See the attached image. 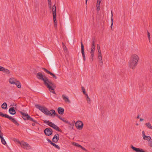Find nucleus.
<instances>
[{
    "mask_svg": "<svg viewBox=\"0 0 152 152\" xmlns=\"http://www.w3.org/2000/svg\"><path fill=\"white\" fill-rule=\"evenodd\" d=\"M37 78L39 80L43 81L45 85L49 89V91L54 90L56 88V86L53 82L49 81L48 78L45 75H43L42 74L39 72L36 74Z\"/></svg>",
    "mask_w": 152,
    "mask_h": 152,
    "instance_id": "nucleus-1",
    "label": "nucleus"
},
{
    "mask_svg": "<svg viewBox=\"0 0 152 152\" xmlns=\"http://www.w3.org/2000/svg\"><path fill=\"white\" fill-rule=\"evenodd\" d=\"M138 56L136 54H133L131 56V60L129 61V65L130 67L134 69L135 66L137 64V62L139 60Z\"/></svg>",
    "mask_w": 152,
    "mask_h": 152,
    "instance_id": "nucleus-2",
    "label": "nucleus"
},
{
    "mask_svg": "<svg viewBox=\"0 0 152 152\" xmlns=\"http://www.w3.org/2000/svg\"><path fill=\"white\" fill-rule=\"evenodd\" d=\"M35 107L46 115L50 116H53V115L51 113V110L49 111L47 108L42 107L37 104L35 105Z\"/></svg>",
    "mask_w": 152,
    "mask_h": 152,
    "instance_id": "nucleus-3",
    "label": "nucleus"
},
{
    "mask_svg": "<svg viewBox=\"0 0 152 152\" xmlns=\"http://www.w3.org/2000/svg\"><path fill=\"white\" fill-rule=\"evenodd\" d=\"M0 116L1 117H5L9 119L14 124H15L17 126H19V124L15 120V118H13L11 116H9V115H7V114H3L2 112H0Z\"/></svg>",
    "mask_w": 152,
    "mask_h": 152,
    "instance_id": "nucleus-4",
    "label": "nucleus"
},
{
    "mask_svg": "<svg viewBox=\"0 0 152 152\" xmlns=\"http://www.w3.org/2000/svg\"><path fill=\"white\" fill-rule=\"evenodd\" d=\"M53 19L54 22V27L57 28V22L56 21V7L55 5H54L53 7Z\"/></svg>",
    "mask_w": 152,
    "mask_h": 152,
    "instance_id": "nucleus-5",
    "label": "nucleus"
},
{
    "mask_svg": "<svg viewBox=\"0 0 152 152\" xmlns=\"http://www.w3.org/2000/svg\"><path fill=\"white\" fill-rule=\"evenodd\" d=\"M21 147L24 149L28 150L31 149V147L30 145L26 142L24 141H22L21 142L18 141Z\"/></svg>",
    "mask_w": 152,
    "mask_h": 152,
    "instance_id": "nucleus-6",
    "label": "nucleus"
},
{
    "mask_svg": "<svg viewBox=\"0 0 152 152\" xmlns=\"http://www.w3.org/2000/svg\"><path fill=\"white\" fill-rule=\"evenodd\" d=\"M75 126L77 129L81 130L83 128V124L82 121H78L75 123Z\"/></svg>",
    "mask_w": 152,
    "mask_h": 152,
    "instance_id": "nucleus-7",
    "label": "nucleus"
},
{
    "mask_svg": "<svg viewBox=\"0 0 152 152\" xmlns=\"http://www.w3.org/2000/svg\"><path fill=\"white\" fill-rule=\"evenodd\" d=\"M44 132L46 135L49 136L52 134L53 130L51 128H47L44 130Z\"/></svg>",
    "mask_w": 152,
    "mask_h": 152,
    "instance_id": "nucleus-8",
    "label": "nucleus"
},
{
    "mask_svg": "<svg viewBox=\"0 0 152 152\" xmlns=\"http://www.w3.org/2000/svg\"><path fill=\"white\" fill-rule=\"evenodd\" d=\"M81 53L82 54L83 60L84 61H85L86 60V57L85 56V52L84 51V46L81 41Z\"/></svg>",
    "mask_w": 152,
    "mask_h": 152,
    "instance_id": "nucleus-9",
    "label": "nucleus"
},
{
    "mask_svg": "<svg viewBox=\"0 0 152 152\" xmlns=\"http://www.w3.org/2000/svg\"><path fill=\"white\" fill-rule=\"evenodd\" d=\"M19 112L22 115V117L24 120H28L29 115L27 113H25L22 111H20Z\"/></svg>",
    "mask_w": 152,
    "mask_h": 152,
    "instance_id": "nucleus-10",
    "label": "nucleus"
},
{
    "mask_svg": "<svg viewBox=\"0 0 152 152\" xmlns=\"http://www.w3.org/2000/svg\"><path fill=\"white\" fill-rule=\"evenodd\" d=\"M42 69L44 70L45 72L46 73L48 74H50L55 79H56L57 78V77L54 75V74L51 73L50 71H49L47 69L45 68H42Z\"/></svg>",
    "mask_w": 152,
    "mask_h": 152,
    "instance_id": "nucleus-11",
    "label": "nucleus"
},
{
    "mask_svg": "<svg viewBox=\"0 0 152 152\" xmlns=\"http://www.w3.org/2000/svg\"><path fill=\"white\" fill-rule=\"evenodd\" d=\"M59 139V135L58 134H56L55 135L52 139V141L53 142L57 143Z\"/></svg>",
    "mask_w": 152,
    "mask_h": 152,
    "instance_id": "nucleus-12",
    "label": "nucleus"
},
{
    "mask_svg": "<svg viewBox=\"0 0 152 152\" xmlns=\"http://www.w3.org/2000/svg\"><path fill=\"white\" fill-rule=\"evenodd\" d=\"M51 127L53 128L56 130L57 131L59 132H62L61 130L57 126L54 124H53L52 126H51Z\"/></svg>",
    "mask_w": 152,
    "mask_h": 152,
    "instance_id": "nucleus-13",
    "label": "nucleus"
},
{
    "mask_svg": "<svg viewBox=\"0 0 152 152\" xmlns=\"http://www.w3.org/2000/svg\"><path fill=\"white\" fill-rule=\"evenodd\" d=\"M9 112L10 114L12 115H14L16 113V111L14 110V107H11L9 109Z\"/></svg>",
    "mask_w": 152,
    "mask_h": 152,
    "instance_id": "nucleus-14",
    "label": "nucleus"
},
{
    "mask_svg": "<svg viewBox=\"0 0 152 152\" xmlns=\"http://www.w3.org/2000/svg\"><path fill=\"white\" fill-rule=\"evenodd\" d=\"M59 114L60 115H63L64 112V109L62 107H59L57 110Z\"/></svg>",
    "mask_w": 152,
    "mask_h": 152,
    "instance_id": "nucleus-15",
    "label": "nucleus"
},
{
    "mask_svg": "<svg viewBox=\"0 0 152 152\" xmlns=\"http://www.w3.org/2000/svg\"><path fill=\"white\" fill-rule=\"evenodd\" d=\"M95 50V42H92L91 44V53H94Z\"/></svg>",
    "mask_w": 152,
    "mask_h": 152,
    "instance_id": "nucleus-16",
    "label": "nucleus"
},
{
    "mask_svg": "<svg viewBox=\"0 0 152 152\" xmlns=\"http://www.w3.org/2000/svg\"><path fill=\"white\" fill-rule=\"evenodd\" d=\"M62 97L63 99L65 101V102H68V103L70 102V101L69 100L68 96H66L64 94H63L62 95Z\"/></svg>",
    "mask_w": 152,
    "mask_h": 152,
    "instance_id": "nucleus-17",
    "label": "nucleus"
},
{
    "mask_svg": "<svg viewBox=\"0 0 152 152\" xmlns=\"http://www.w3.org/2000/svg\"><path fill=\"white\" fill-rule=\"evenodd\" d=\"M43 121L44 123L47 124L50 127H51V126H52L53 124H54V123H53L51 122L50 121H49L45 120Z\"/></svg>",
    "mask_w": 152,
    "mask_h": 152,
    "instance_id": "nucleus-18",
    "label": "nucleus"
},
{
    "mask_svg": "<svg viewBox=\"0 0 152 152\" xmlns=\"http://www.w3.org/2000/svg\"><path fill=\"white\" fill-rule=\"evenodd\" d=\"M3 134H0V137L1 138V142L3 144L5 145L6 144V142L5 140L4 139L3 137Z\"/></svg>",
    "mask_w": 152,
    "mask_h": 152,
    "instance_id": "nucleus-19",
    "label": "nucleus"
},
{
    "mask_svg": "<svg viewBox=\"0 0 152 152\" xmlns=\"http://www.w3.org/2000/svg\"><path fill=\"white\" fill-rule=\"evenodd\" d=\"M2 72H3L4 73L7 74H9L10 73V71L6 68H4V67L1 71Z\"/></svg>",
    "mask_w": 152,
    "mask_h": 152,
    "instance_id": "nucleus-20",
    "label": "nucleus"
},
{
    "mask_svg": "<svg viewBox=\"0 0 152 152\" xmlns=\"http://www.w3.org/2000/svg\"><path fill=\"white\" fill-rule=\"evenodd\" d=\"M28 120H29L30 121L34 122L35 123L38 124L37 121L36 120H34L33 118L31 117L30 116H29Z\"/></svg>",
    "mask_w": 152,
    "mask_h": 152,
    "instance_id": "nucleus-21",
    "label": "nucleus"
},
{
    "mask_svg": "<svg viewBox=\"0 0 152 152\" xmlns=\"http://www.w3.org/2000/svg\"><path fill=\"white\" fill-rule=\"evenodd\" d=\"M1 108L3 109H6L7 108V104L6 103H4L1 105Z\"/></svg>",
    "mask_w": 152,
    "mask_h": 152,
    "instance_id": "nucleus-22",
    "label": "nucleus"
},
{
    "mask_svg": "<svg viewBox=\"0 0 152 152\" xmlns=\"http://www.w3.org/2000/svg\"><path fill=\"white\" fill-rule=\"evenodd\" d=\"M15 83L14 84H15L18 88H21V85L19 82L16 81Z\"/></svg>",
    "mask_w": 152,
    "mask_h": 152,
    "instance_id": "nucleus-23",
    "label": "nucleus"
},
{
    "mask_svg": "<svg viewBox=\"0 0 152 152\" xmlns=\"http://www.w3.org/2000/svg\"><path fill=\"white\" fill-rule=\"evenodd\" d=\"M51 113L56 115L57 117H58L59 115L58 114L56 113L55 110L53 109L51 110Z\"/></svg>",
    "mask_w": 152,
    "mask_h": 152,
    "instance_id": "nucleus-24",
    "label": "nucleus"
},
{
    "mask_svg": "<svg viewBox=\"0 0 152 152\" xmlns=\"http://www.w3.org/2000/svg\"><path fill=\"white\" fill-rule=\"evenodd\" d=\"M146 126L150 129H152V126L150 123H147L145 124Z\"/></svg>",
    "mask_w": 152,
    "mask_h": 152,
    "instance_id": "nucleus-25",
    "label": "nucleus"
},
{
    "mask_svg": "<svg viewBox=\"0 0 152 152\" xmlns=\"http://www.w3.org/2000/svg\"><path fill=\"white\" fill-rule=\"evenodd\" d=\"M9 82L11 84H14L15 83L14 79L13 78H10L9 79Z\"/></svg>",
    "mask_w": 152,
    "mask_h": 152,
    "instance_id": "nucleus-26",
    "label": "nucleus"
},
{
    "mask_svg": "<svg viewBox=\"0 0 152 152\" xmlns=\"http://www.w3.org/2000/svg\"><path fill=\"white\" fill-rule=\"evenodd\" d=\"M51 145L59 150L60 149V147L58 145L55 144V143L53 142H52V143H51Z\"/></svg>",
    "mask_w": 152,
    "mask_h": 152,
    "instance_id": "nucleus-27",
    "label": "nucleus"
},
{
    "mask_svg": "<svg viewBox=\"0 0 152 152\" xmlns=\"http://www.w3.org/2000/svg\"><path fill=\"white\" fill-rule=\"evenodd\" d=\"M62 121H63L64 122L66 123H67V124H69V125H71V124L68 121H66V120H65V118H62V120H61Z\"/></svg>",
    "mask_w": 152,
    "mask_h": 152,
    "instance_id": "nucleus-28",
    "label": "nucleus"
},
{
    "mask_svg": "<svg viewBox=\"0 0 152 152\" xmlns=\"http://www.w3.org/2000/svg\"><path fill=\"white\" fill-rule=\"evenodd\" d=\"M90 53L91 54V61H93V60H94L93 57H94V53H92V52L91 53V52H90Z\"/></svg>",
    "mask_w": 152,
    "mask_h": 152,
    "instance_id": "nucleus-29",
    "label": "nucleus"
},
{
    "mask_svg": "<svg viewBox=\"0 0 152 152\" xmlns=\"http://www.w3.org/2000/svg\"><path fill=\"white\" fill-rule=\"evenodd\" d=\"M73 145L75 146H77L78 147H81V146L80 145L78 144L77 143L75 142H73Z\"/></svg>",
    "mask_w": 152,
    "mask_h": 152,
    "instance_id": "nucleus-30",
    "label": "nucleus"
},
{
    "mask_svg": "<svg viewBox=\"0 0 152 152\" xmlns=\"http://www.w3.org/2000/svg\"><path fill=\"white\" fill-rule=\"evenodd\" d=\"M98 58L99 60H102L101 53H98Z\"/></svg>",
    "mask_w": 152,
    "mask_h": 152,
    "instance_id": "nucleus-31",
    "label": "nucleus"
},
{
    "mask_svg": "<svg viewBox=\"0 0 152 152\" xmlns=\"http://www.w3.org/2000/svg\"><path fill=\"white\" fill-rule=\"evenodd\" d=\"M148 145L150 147H152V139H151V140L149 141Z\"/></svg>",
    "mask_w": 152,
    "mask_h": 152,
    "instance_id": "nucleus-32",
    "label": "nucleus"
},
{
    "mask_svg": "<svg viewBox=\"0 0 152 152\" xmlns=\"http://www.w3.org/2000/svg\"><path fill=\"white\" fill-rule=\"evenodd\" d=\"M97 48L98 53H101V51L100 49V46L99 45H97Z\"/></svg>",
    "mask_w": 152,
    "mask_h": 152,
    "instance_id": "nucleus-33",
    "label": "nucleus"
},
{
    "mask_svg": "<svg viewBox=\"0 0 152 152\" xmlns=\"http://www.w3.org/2000/svg\"><path fill=\"white\" fill-rule=\"evenodd\" d=\"M151 137L150 136H146L145 139L144 140L149 141L151 140Z\"/></svg>",
    "mask_w": 152,
    "mask_h": 152,
    "instance_id": "nucleus-34",
    "label": "nucleus"
},
{
    "mask_svg": "<svg viewBox=\"0 0 152 152\" xmlns=\"http://www.w3.org/2000/svg\"><path fill=\"white\" fill-rule=\"evenodd\" d=\"M86 100L87 101V102L89 104H91V99L90 98L88 97V98H86Z\"/></svg>",
    "mask_w": 152,
    "mask_h": 152,
    "instance_id": "nucleus-35",
    "label": "nucleus"
},
{
    "mask_svg": "<svg viewBox=\"0 0 152 152\" xmlns=\"http://www.w3.org/2000/svg\"><path fill=\"white\" fill-rule=\"evenodd\" d=\"M142 137H143V139H145L146 136L145 135V133L144 131H142Z\"/></svg>",
    "mask_w": 152,
    "mask_h": 152,
    "instance_id": "nucleus-36",
    "label": "nucleus"
},
{
    "mask_svg": "<svg viewBox=\"0 0 152 152\" xmlns=\"http://www.w3.org/2000/svg\"><path fill=\"white\" fill-rule=\"evenodd\" d=\"M99 7H100V4H97V5H96V7H97L96 10L98 11H99L100 10Z\"/></svg>",
    "mask_w": 152,
    "mask_h": 152,
    "instance_id": "nucleus-37",
    "label": "nucleus"
},
{
    "mask_svg": "<svg viewBox=\"0 0 152 152\" xmlns=\"http://www.w3.org/2000/svg\"><path fill=\"white\" fill-rule=\"evenodd\" d=\"M99 65L100 66H102L103 65V62L102 60H99Z\"/></svg>",
    "mask_w": 152,
    "mask_h": 152,
    "instance_id": "nucleus-38",
    "label": "nucleus"
},
{
    "mask_svg": "<svg viewBox=\"0 0 152 152\" xmlns=\"http://www.w3.org/2000/svg\"><path fill=\"white\" fill-rule=\"evenodd\" d=\"M82 90H83V92L84 94H86V92L85 91V89L83 87H82Z\"/></svg>",
    "mask_w": 152,
    "mask_h": 152,
    "instance_id": "nucleus-39",
    "label": "nucleus"
},
{
    "mask_svg": "<svg viewBox=\"0 0 152 152\" xmlns=\"http://www.w3.org/2000/svg\"><path fill=\"white\" fill-rule=\"evenodd\" d=\"M47 140L51 144V143H52V142L49 139L47 138Z\"/></svg>",
    "mask_w": 152,
    "mask_h": 152,
    "instance_id": "nucleus-40",
    "label": "nucleus"
},
{
    "mask_svg": "<svg viewBox=\"0 0 152 152\" xmlns=\"http://www.w3.org/2000/svg\"><path fill=\"white\" fill-rule=\"evenodd\" d=\"M113 24V19H111V26H110L111 29H112Z\"/></svg>",
    "mask_w": 152,
    "mask_h": 152,
    "instance_id": "nucleus-41",
    "label": "nucleus"
},
{
    "mask_svg": "<svg viewBox=\"0 0 152 152\" xmlns=\"http://www.w3.org/2000/svg\"><path fill=\"white\" fill-rule=\"evenodd\" d=\"M102 0H97V4H100L101 2V1Z\"/></svg>",
    "mask_w": 152,
    "mask_h": 152,
    "instance_id": "nucleus-42",
    "label": "nucleus"
},
{
    "mask_svg": "<svg viewBox=\"0 0 152 152\" xmlns=\"http://www.w3.org/2000/svg\"><path fill=\"white\" fill-rule=\"evenodd\" d=\"M48 5H51V0H48Z\"/></svg>",
    "mask_w": 152,
    "mask_h": 152,
    "instance_id": "nucleus-43",
    "label": "nucleus"
},
{
    "mask_svg": "<svg viewBox=\"0 0 152 152\" xmlns=\"http://www.w3.org/2000/svg\"><path fill=\"white\" fill-rule=\"evenodd\" d=\"M80 147L83 150L86 151V149L85 148L83 147L82 146H81V147Z\"/></svg>",
    "mask_w": 152,
    "mask_h": 152,
    "instance_id": "nucleus-44",
    "label": "nucleus"
},
{
    "mask_svg": "<svg viewBox=\"0 0 152 152\" xmlns=\"http://www.w3.org/2000/svg\"><path fill=\"white\" fill-rule=\"evenodd\" d=\"M3 68V67L0 66V71H1Z\"/></svg>",
    "mask_w": 152,
    "mask_h": 152,
    "instance_id": "nucleus-45",
    "label": "nucleus"
},
{
    "mask_svg": "<svg viewBox=\"0 0 152 152\" xmlns=\"http://www.w3.org/2000/svg\"><path fill=\"white\" fill-rule=\"evenodd\" d=\"M147 34L148 36H150V34L148 31H147Z\"/></svg>",
    "mask_w": 152,
    "mask_h": 152,
    "instance_id": "nucleus-46",
    "label": "nucleus"
},
{
    "mask_svg": "<svg viewBox=\"0 0 152 152\" xmlns=\"http://www.w3.org/2000/svg\"><path fill=\"white\" fill-rule=\"evenodd\" d=\"M111 19H113V11H111Z\"/></svg>",
    "mask_w": 152,
    "mask_h": 152,
    "instance_id": "nucleus-47",
    "label": "nucleus"
},
{
    "mask_svg": "<svg viewBox=\"0 0 152 152\" xmlns=\"http://www.w3.org/2000/svg\"><path fill=\"white\" fill-rule=\"evenodd\" d=\"M58 118L60 119V120H62V118L59 115L58 117Z\"/></svg>",
    "mask_w": 152,
    "mask_h": 152,
    "instance_id": "nucleus-48",
    "label": "nucleus"
},
{
    "mask_svg": "<svg viewBox=\"0 0 152 152\" xmlns=\"http://www.w3.org/2000/svg\"><path fill=\"white\" fill-rule=\"evenodd\" d=\"M63 48H64V50H65V49H66V46H63Z\"/></svg>",
    "mask_w": 152,
    "mask_h": 152,
    "instance_id": "nucleus-49",
    "label": "nucleus"
},
{
    "mask_svg": "<svg viewBox=\"0 0 152 152\" xmlns=\"http://www.w3.org/2000/svg\"><path fill=\"white\" fill-rule=\"evenodd\" d=\"M85 95H86V98H88V97H89L88 94H86H86H85Z\"/></svg>",
    "mask_w": 152,
    "mask_h": 152,
    "instance_id": "nucleus-50",
    "label": "nucleus"
},
{
    "mask_svg": "<svg viewBox=\"0 0 152 152\" xmlns=\"http://www.w3.org/2000/svg\"><path fill=\"white\" fill-rule=\"evenodd\" d=\"M50 91L51 92V91ZM51 92L54 94H56V93H55V92L54 91H51Z\"/></svg>",
    "mask_w": 152,
    "mask_h": 152,
    "instance_id": "nucleus-51",
    "label": "nucleus"
},
{
    "mask_svg": "<svg viewBox=\"0 0 152 152\" xmlns=\"http://www.w3.org/2000/svg\"><path fill=\"white\" fill-rule=\"evenodd\" d=\"M32 126H35V124L34 123H32Z\"/></svg>",
    "mask_w": 152,
    "mask_h": 152,
    "instance_id": "nucleus-52",
    "label": "nucleus"
},
{
    "mask_svg": "<svg viewBox=\"0 0 152 152\" xmlns=\"http://www.w3.org/2000/svg\"><path fill=\"white\" fill-rule=\"evenodd\" d=\"M139 117H140V115H137V119H138L139 118Z\"/></svg>",
    "mask_w": 152,
    "mask_h": 152,
    "instance_id": "nucleus-53",
    "label": "nucleus"
},
{
    "mask_svg": "<svg viewBox=\"0 0 152 152\" xmlns=\"http://www.w3.org/2000/svg\"><path fill=\"white\" fill-rule=\"evenodd\" d=\"M143 120V119H142V118H140V121H142Z\"/></svg>",
    "mask_w": 152,
    "mask_h": 152,
    "instance_id": "nucleus-54",
    "label": "nucleus"
},
{
    "mask_svg": "<svg viewBox=\"0 0 152 152\" xmlns=\"http://www.w3.org/2000/svg\"><path fill=\"white\" fill-rule=\"evenodd\" d=\"M95 40V39L94 38H93L92 39V42H94V40Z\"/></svg>",
    "mask_w": 152,
    "mask_h": 152,
    "instance_id": "nucleus-55",
    "label": "nucleus"
},
{
    "mask_svg": "<svg viewBox=\"0 0 152 152\" xmlns=\"http://www.w3.org/2000/svg\"><path fill=\"white\" fill-rule=\"evenodd\" d=\"M87 1H88V0H86V4H87Z\"/></svg>",
    "mask_w": 152,
    "mask_h": 152,
    "instance_id": "nucleus-56",
    "label": "nucleus"
},
{
    "mask_svg": "<svg viewBox=\"0 0 152 152\" xmlns=\"http://www.w3.org/2000/svg\"><path fill=\"white\" fill-rule=\"evenodd\" d=\"M148 38L149 39H150V36H148Z\"/></svg>",
    "mask_w": 152,
    "mask_h": 152,
    "instance_id": "nucleus-57",
    "label": "nucleus"
},
{
    "mask_svg": "<svg viewBox=\"0 0 152 152\" xmlns=\"http://www.w3.org/2000/svg\"><path fill=\"white\" fill-rule=\"evenodd\" d=\"M62 43L63 45H64L63 43L62 42Z\"/></svg>",
    "mask_w": 152,
    "mask_h": 152,
    "instance_id": "nucleus-58",
    "label": "nucleus"
},
{
    "mask_svg": "<svg viewBox=\"0 0 152 152\" xmlns=\"http://www.w3.org/2000/svg\"><path fill=\"white\" fill-rule=\"evenodd\" d=\"M18 140H17V142H18Z\"/></svg>",
    "mask_w": 152,
    "mask_h": 152,
    "instance_id": "nucleus-59",
    "label": "nucleus"
},
{
    "mask_svg": "<svg viewBox=\"0 0 152 152\" xmlns=\"http://www.w3.org/2000/svg\"><path fill=\"white\" fill-rule=\"evenodd\" d=\"M151 148H152V147Z\"/></svg>",
    "mask_w": 152,
    "mask_h": 152,
    "instance_id": "nucleus-60",
    "label": "nucleus"
}]
</instances>
